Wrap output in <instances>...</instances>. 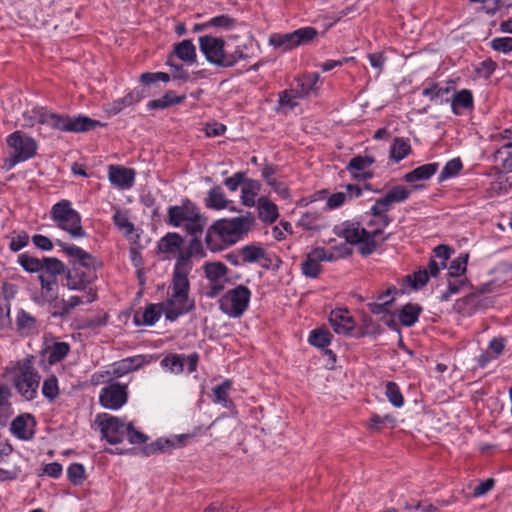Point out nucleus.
<instances>
[{"instance_id": "59", "label": "nucleus", "mask_w": 512, "mask_h": 512, "mask_svg": "<svg viewBox=\"0 0 512 512\" xmlns=\"http://www.w3.org/2000/svg\"><path fill=\"white\" fill-rule=\"evenodd\" d=\"M42 394L50 401H53L59 395L58 380L54 375H51L44 380L42 385Z\"/></svg>"}, {"instance_id": "37", "label": "nucleus", "mask_w": 512, "mask_h": 512, "mask_svg": "<svg viewBox=\"0 0 512 512\" xmlns=\"http://www.w3.org/2000/svg\"><path fill=\"white\" fill-rule=\"evenodd\" d=\"M474 99L470 90L462 89L456 92L451 100V109L455 115H461L466 109L473 107Z\"/></svg>"}, {"instance_id": "51", "label": "nucleus", "mask_w": 512, "mask_h": 512, "mask_svg": "<svg viewBox=\"0 0 512 512\" xmlns=\"http://www.w3.org/2000/svg\"><path fill=\"white\" fill-rule=\"evenodd\" d=\"M469 255L467 253H460L453 259L448 266V277H464L467 269Z\"/></svg>"}, {"instance_id": "61", "label": "nucleus", "mask_w": 512, "mask_h": 512, "mask_svg": "<svg viewBox=\"0 0 512 512\" xmlns=\"http://www.w3.org/2000/svg\"><path fill=\"white\" fill-rule=\"evenodd\" d=\"M433 277L430 273L429 264L425 268H420L418 271L414 272L413 275L409 276V280L413 288L418 289L426 285L429 278Z\"/></svg>"}, {"instance_id": "57", "label": "nucleus", "mask_w": 512, "mask_h": 512, "mask_svg": "<svg viewBox=\"0 0 512 512\" xmlns=\"http://www.w3.org/2000/svg\"><path fill=\"white\" fill-rule=\"evenodd\" d=\"M385 395L394 407L401 408L404 405L403 395L395 382L386 383Z\"/></svg>"}, {"instance_id": "64", "label": "nucleus", "mask_w": 512, "mask_h": 512, "mask_svg": "<svg viewBox=\"0 0 512 512\" xmlns=\"http://www.w3.org/2000/svg\"><path fill=\"white\" fill-rule=\"evenodd\" d=\"M491 47L498 52L507 54L512 51V37H497L492 39Z\"/></svg>"}, {"instance_id": "62", "label": "nucleus", "mask_w": 512, "mask_h": 512, "mask_svg": "<svg viewBox=\"0 0 512 512\" xmlns=\"http://www.w3.org/2000/svg\"><path fill=\"white\" fill-rule=\"evenodd\" d=\"M250 56V48L248 45H238L233 52H227V58H230V61L232 60V62L228 64V67H233L238 62L250 58Z\"/></svg>"}, {"instance_id": "29", "label": "nucleus", "mask_w": 512, "mask_h": 512, "mask_svg": "<svg viewBox=\"0 0 512 512\" xmlns=\"http://www.w3.org/2000/svg\"><path fill=\"white\" fill-rule=\"evenodd\" d=\"M260 190L261 183L258 180L246 179L241 187L240 200L242 205L248 208L256 206Z\"/></svg>"}, {"instance_id": "52", "label": "nucleus", "mask_w": 512, "mask_h": 512, "mask_svg": "<svg viewBox=\"0 0 512 512\" xmlns=\"http://www.w3.org/2000/svg\"><path fill=\"white\" fill-rule=\"evenodd\" d=\"M17 263L28 273H38L43 269L42 259L22 253L17 258Z\"/></svg>"}, {"instance_id": "24", "label": "nucleus", "mask_w": 512, "mask_h": 512, "mask_svg": "<svg viewBox=\"0 0 512 512\" xmlns=\"http://www.w3.org/2000/svg\"><path fill=\"white\" fill-rule=\"evenodd\" d=\"M388 211L375 210V203L370 208L369 220L367 221V231L372 239L376 240L384 229L389 225L391 219L387 214Z\"/></svg>"}, {"instance_id": "40", "label": "nucleus", "mask_w": 512, "mask_h": 512, "mask_svg": "<svg viewBox=\"0 0 512 512\" xmlns=\"http://www.w3.org/2000/svg\"><path fill=\"white\" fill-rule=\"evenodd\" d=\"M506 137L511 140L500 147L495 153V159L506 171H512V129L505 130Z\"/></svg>"}, {"instance_id": "46", "label": "nucleus", "mask_w": 512, "mask_h": 512, "mask_svg": "<svg viewBox=\"0 0 512 512\" xmlns=\"http://www.w3.org/2000/svg\"><path fill=\"white\" fill-rule=\"evenodd\" d=\"M11 391L5 385H0V424L5 425L13 414L10 402Z\"/></svg>"}, {"instance_id": "55", "label": "nucleus", "mask_w": 512, "mask_h": 512, "mask_svg": "<svg viewBox=\"0 0 512 512\" xmlns=\"http://www.w3.org/2000/svg\"><path fill=\"white\" fill-rule=\"evenodd\" d=\"M113 222L115 226L125 235L130 236L134 232V225L129 220L125 211L117 210L113 215Z\"/></svg>"}, {"instance_id": "25", "label": "nucleus", "mask_w": 512, "mask_h": 512, "mask_svg": "<svg viewBox=\"0 0 512 512\" xmlns=\"http://www.w3.org/2000/svg\"><path fill=\"white\" fill-rule=\"evenodd\" d=\"M205 256L206 253L202 242L199 239L194 238L190 241L187 250L183 253H180L176 258L174 267H177L178 265H183V267L187 266V277H189L192 270L191 258L202 259Z\"/></svg>"}, {"instance_id": "7", "label": "nucleus", "mask_w": 512, "mask_h": 512, "mask_svg": "<svg viewBox=\"0 0 512 512\" xmlns=\"http://www.w3.org/2000/svg\"><path fill=\"white\" fill-rule=\"evenodd\" d=\"M50 219L57 228L65 231L73 239L86 236L80 213L73 208L71 201L67 199H62L51 207Z\"/></svg>"}, {"instance_id": "6", "label": "nucleus", "mask_w": 512, "mask_h": 512, "mask_svg": "<svg viewBox=\"0 0 512 512\" xmlns=\"http://www.w3.org/2000/svg\"><path fill=\"white\" fill-rule=\"evenodd\" d=\"M167 217L169 225L183 228L191 236L201 234L206 225V218L199 207L189 199L183 200L180 205L169 207Z\"/></svg>"}, {"instance_id": "19", "label": "nucleus", "mask_w": 512, "mask_h": 512, "mask_svg": "<svg viewBox=\"0 0 512 512\" xmlns=\"http://www.w3.org/2000/svg\"><path fill=\"white\" fill-rule=\"evenodd\" d=\"M135 171L120 165L108 167V179L111 184L121 190L130 189L135 182Z\"/></svg>"}, {"instance_id": "38", "label": "nucleus", "mask_w": 512, "mask_h": 512, "mask_svg": "<svg viewBox=\"0 0 512 512\" xmlns=\"http://www.w3.org/2000/svg\"><path fill=\"white\" fill-rule=\"evenodd\" d=\"M438 168V163H428L421 165L415 168L414 170L406 173L404 175V180L408 183L428 180L437 172Z\"/></svg>"}, {"instance_id": "11", "label": "nucleus", "mask_w": 512, "mask_h": 512, "mask_svg": "<svg viewBox=\"0 0 512 512\" xmlns=\"http://www.w3.org/2000/svg\"><path fill=\"white\" fill-rule=\"evenodd\" d=\"M317 35L313 27H302L290 33H273L269 37V44L283 52L292 50L313 40Z\"/></svg>"}, {"instance_id": "49", "label": "nucleus", "mask_w": 512, "mask_h": 512, "mask_svg": "<svg viewBox=\"0 0 512 512\" xmlns=\"http://www.w3.org/2000/svg\"><path fill=\"white\" fill-rule=\"evenodd\" d=\"M297 224L305 230H319L322 227V215L318 211H307L301 215Z\"/></svg>"}, {"instance_id": "17", "label": "nucleus", "mask_w": 512, "mask_h": 512, "mask_svg": "<svg viewBox=\"0 0 512 512\" xmlns=\"http://www.w3.org/2000/svg\"><path fill=\"white\" fill-rule=\"evenodd\" d=\"M41 288L39 294L34 298L38 304H48L52 311L57 310L59 306V284L56 278L39 275Z\"/></svg>"}, {"instance_id": "50", "label": "nucleus", "mask_w": 512, "mask_h": 512, "mask_svg": "<svg viewBox=\"0 0 512 512\" xmlns=\"http://www.w3.org/2000/svg\"><path fill=\"white\" fill-rule=\"evenodd\" d=\"M42 274L46 277H54L61 275L65 272V265L59 259L54 257H44L42 259Z\"/></svg>"}, {"instance_id": "45", "label": "nucleus", "mask_w": 512, "mask_h": 512, "mask_svg": "<svg viewBox=\"0 0 512 512\" xmlns=\"http://www.w3.org/2000/svg\"><path fill=\"white\" fill-rule=\"evenodd\" d=\"M468 286V280L465 277H448L447 288L439 296L440 301H448L453 295L460 293Z\"/></svg>"}, {"instance_id": "33", "label": "nucleus", "mask_w": 512, "mask_h": 512, "mask_svg": "<svg viewBox=\"0 0 512 512\" xmlns=\"http://www.w3.org/2000/svg\"><path fill=\"white\" fill-rule=\"evenodd\" d=\"M162 314H164V310L160 303L149 304L142 313H137L134 316V322L136 325L153 326Z\"/></svg>"}, {"instance_id": "54", "label": "nucleus", "mask_w": 512, "mask_h": 512, "mask_svg": "<svg viewBox=\"0 0 512 512\" xmlns=\"http://www.w3.org/2000/svg\"><path fill=\"white\" fill-rule=\"evenodd\" d=\"M161 365L173 374H180L184 371V355H167L161 361Z\"/></svg>"}, {"instance_id": "16", "label": "nucleus", "mask_w": 512, "mask_h": 512, "mask_svg": "<svg viewBox=\"0 0 512 512\" xmlns=\"http://www.w3.org/2000/svg\"><path fill=\"white\" fill-rule=\"evenodd\" d=\"M203 269L205 277L209 281L205 295L211 299L215 298L224 289L228 267L222 262H207Z\"/></svg>"}, {"instance_id": "3", "label": "nucleus", "mask_w": 512, "mask_h": 512, "mask_svg": "<svg viewBox=\"0 0 512 512\" xmlns=\"http://www.w3.org/2000/svg\"><path fill=\"white\" fill-rule=\"evenodd\" d=\"M25 125L33 127L36 124H44L51 128L66 132H84L93 129L97 125L85 116L70 118L48 111L44 107H34L23 113Z\"/></svg>"}, {"instance_id": "39", "label": "nucleus", "mask_w": 512, "mask_h": 512, "mask_svg": "<svg viewBox=\"0 0 512 512\" xmlns=\"http://www.w3.org/2000/svg\"><path fill=\"white\" fill-rule=\"evenodd\" d=\"M303 97L298 93L295 88L286 89L279 93L278 111L288 113L295 109L298 105V100Z\"/></svg>"}, {"instance_id": "30", "label": "nucleus", "mask_w": 512, "mask_h": 512, "mask_svg": "<svg viewBox=\"0 0 512 512\" xmlns=\"http://www.w3.org/2000/svg\"><path fill=\"white\" fill-rule=\"evenodd\" d=\"M435 258L430 259L429 267L432 276L437 277L441 270L447 267L452 250L446 245H438L433 250Z\"/></svg>"}, {"instance_id": "21", "label": "nucleus", "mask_w": 512, "mask_h": 512, "mask_svg": "<svg viewBox=\"0 0 512 512\" xmlns=\"http://www.w3.org/2000/svg\"><path fill=\"white\" fill-rule=\"evenodd\" d=\"M411 191L403 185L394 186L383 197L375 201V210L389 211L394 204L406 201Z\"/></svg>"}, {"instance_id": "23", "label": "nucleus", "mask_w": 512, "mask_h": 512, "mask_svg": "<svg viewBox=\"0 0 512 512\" xmlns=\"http://www.w3.org/2000/svg\"><path fill=\"white\" fill-rule=\"evenodd\" d=\"M329 322L337 334H349L355 327V321L345 308H336L331 311Z\"/></svg>"}, {"instance_id": "18", "label": "nucleus", "mask_w": 512, "mask_h": 512, "mask_svg": "<svg viewBox=\"0 0 512 512\" xmlns=\"http://www.w3.org/2000/svg\"><path fill=\"white\" fill-rule=\"evenodd\" d=\"M82 295H73L67 300L61 299L57 310L52 311L53 316H64L76 308L77 306L90 304L97 298L96 291L93 288H89L87 291H82Z\"/></svg>"}, {"instance_id": "31", "label": "nucleus", "mask_w": 512, "mask_h": 512, "mask_svg": "<svg viewBox=\"0 0 512 512\" xmlns=\"http://www.w3.org/2000/svg\"><path fill=\"white\" fill-rule=\"evenodd\" d=\"M452 90L453 86L449 84L441 86L438 83L429 81L423 84L422 95L428 97L432 102L443 103L444 101H448L445 96L450 94Z\"/></svg>"}, {"instance_id": "36", "label": "nucleus", "mask_w": 512, "mask_h": 512, "mask_svg": "<svg viewBox=\"0 0 512 512\" xmlns=\"http://www.w3.org/2000/svg\"><path fill=\"white\" fill-rule=\"evenodd\" d=\"M320 76L318 73H308L296 80V87L298 93L303 97H308L318 91L317 84Z\"/></svg>"}, {"instance_id": "13", "label": "nucleus", "mask_w": 512, "mask_h": 512, "mask_svg": "<svg viewBox=\"0 0 512 512\" xmlns=\"http://www.w3.org/2000/svg\"><path fill=\"white\" fill-rule=\"evenodd\" d=\"M99 404L108 410H119L128 401V387L119 382H112L101 388Z\"/></svg>"}, {"instance_id": "14", "label": "nucleus", "mask_w": 512, "mask_h": 512, "mask_svg": "<svg viewBox=\"0 0 512 512\" xmlns=\"http://www.w3.org/2000/svg\"><path fill=\"white\" fill-rule=\"evenodd\" d=\"M343 253H336L335 251L326 250L321 247L314 248L307 255L301 264L302 273L309 278H316L321 272L322 262H332Z\"/></svg>"}, {"instance_id": "2", "label": "nucleus", "mask_w": 512, "mask_h": 512, "mask_svg": "<svg viewBox=\"0 0 512 512\" xmlns=\"http://www.w3.org/2000/svg\"><path fill=\"white\" fill-rule=\"evenodd\" d=\"M188 268L178 265L173 268L172 280L167 290V297L160 302L164 310L165 319L175 321L189 313L195 306L190 297V281L187 277Z\"/></svg>"}, {"instance_id": "63", "label": "nucleus", "mask_w": 512, "mask_h": 512, "mask_svg": "<svg viewBox=\"0 0 512 512\" xmlns=\"http://www.w3.org/2000/svg\"><path fill=\"white\" fill-rule=\"evenodd\" d=\"M174 446L173 442L166 438H159L155 442L146 446L144 452L146 455H152L158 452H164Z\"/></svg>"}, {"instance_id": "5", "label": "nucleus", "mask_w": 512, "mask_h": 512, "mask_svg": "<svg viewBox=\"0 0 512 512\" xmlns=\"http://www.w3.org/2000/svg\"><path fill=\"white\" fill-rule=\"evenodd\" d=\"M6 375L12 381L16 391L27 401L36 398L40 383V376L35 370L32 359L23 358L11 363L6 368Z\"/></svg>"}, {"instance_id": "58", "label": "nucleus", "mask_w": 512, "mask_h": 512, "mask_svg": "<svg viewBox=\"0 0 512 512\" xmlns=\"http://www.w3.org/2000/svg\"><path fill=\"white\" fill-rule=\"evenodd\" d=\"M70 347L65 342H56L49 349L48 360L51 364L62 361L69 353Z\"/></svg>"}, {"instance_id": "41", "label": "nucleus", "mask_w": 512, "mask_h": 512, "mask_svg": "<svg viewBox=\"0 0 512 512\" xmlns=\"http://www.w3.org/2000/svg\"><path fill=\"white\" fill-rule=\"evenodd\" d=\"M174 54L187 64L196 62V47L190 40H183L174 47Z\"/></svg>"}, {"instance_id": "48", "label": "nucleus", "mask_w": 512, "mask_h": 512, "mask_svg": "<svg viewBox=\"0 0 512 512\" xmlns=\"http://www.w3.org/2000/svg\"><path fill=\"white\" fill-rule=\"evenodd\" d=\"M239 254L244 263H255L265 258V250L256 244L243 246Z\"/></svg>"}, {"instance_id": "20", "label": "nucleus", "mask_w": 512, "mask_h": 512, "mask_svg": "<svg viewBox=\"0 0 512 512\" xmlns=\"http://www.w3.org/2000/svg\"><path fill=\"white\" fill-rule=\"evenodd\" d=\"M35 427V418L30 414H22L12 421L10 431L16 438L28 441L34 437Z\"/></svg>"}, {"instance_id": "15", "label": "nucleus", "mask_w": 512, "mask_h": 512, "mask_svg": "<svg viewBox=\"0 0 512 512\" xmlns=\"http://www.w3.org/2000/svg\"><path fill=\"white\" fill-rule=\"evenodd\" d=\"M56 244L72 259L74 267L84 268L85 272L93 274L101 267V262L81 247L60 240Z\"/></svg>"}, {"instance_id": "28", "label": "nucleus", "mask_w": 512, "mask_h": 512, "mask_svg": "<svg viewBox=\"0 0 512 512\" xmlns=\"http://www.w3.org/2000/svg\"><path fill=\"white\" fill-rule=\"evenodd\" d=\"M145 97L144 91L135 88L129 91L125 96L114 100L110 104L107 105L106 111L109 114L116 115L120 113L127 107H130L138 102H140Z\"/></svg>"}, {"instance_id": "22", "label": "nucleus", "mask_w": 512, "mask_h": 512, "mask_svg": "<svg viewBox=\"0 0 512 512\" xmlns=\"http://www.w3.org/2000/svg\"><path fill=\"white\" fill-rule=\"evenodd\" d=\"M97 278L96 274L87 273L79 267H73L66 275V287L69 290L87 291Z\"/></svg>"}, {"instance_id": "35", "label": "nucleus", "mask_w": 512, "mask_h": 512, "mask_svg": "<svg viewBox=\"0 0 512 512\" xmlns=\"http://www.w3.org/2000/svg\"><path fill=\"white\" fill-rule=\"evenodd\" d=\"M258 217L264 223L272 224L278 217V207L267 197L258 198L257 202Z\"/></svg>"}, {"instance_id": "43", "label": "nucleus", "mask_w": 512, "mask_h": 512, "mask_svg": "<svg viewBox=\"0 0 512 512\" xmlns=\"http://www.w3.org/2000/svg\"><path fill=\"white\" fill-rule=\"evenodd\" d=\"M185 99V96H178L173 91H168L161 98L151 100L147 103L148 110L165 109L172 105L180 104Z\"/></svg>"}, {"instance_id": "34", "label": "nucleus", "mask_w": 512, "mask_h": 512, "mask_svg": "<svg viewBox=\"0 0 512 512\" xmlns=\"http://www.w3.org/2000/svg\"><path fill=\"white\" fill-rule=\"evenodd\" d=\"M16 329L21 336H30L38 331L37 320L30 313L20 309L16 315Z\"/></svg>"}, {"instance_id": "8", "label": "nucleus", "mask_w": 512, "mask_h": 512, "mask_svg": "<svg viewBox=\"0 0 512 512\" xmlns=\"http://www.w3.org/2000/svg\"><path fill=\"white\" fill-rule=\"evenodd\" d=\"M6 145L8 155L4 160V166L7 170L33 158L38 149L35 139L22 131H14L9 134L6 137Z\"/></svg>"}, {"instance_id": "10", "label": "nucleus", "mask_w": 512, "mask_h": 512, "mask_svg": "<svg viewBox=\"0 0 512 512\" xmlns=\"http://www.w3.org/2000/svg\"><path fill=\"white\" fill-rule=\"evenodd\" d=\"M251 291L244 285L227 290L219 299V309L230 318L241 317L249 307Z\"/></svg>"}, {"instance_id": "42", "label": "nucleus", "mask_w": 512, "mask_h": 512, "mask_svg": "<svg viewBox=\"0 0 512 512\" xmlns=\"http://www.w3.org/2000/svg\"><path fill=\"white\" fill-rule=\"evenodd\" d=\"M411 151L412 148L408 139L396 137L390 147V158L397 163L406 158Z\"/></svg>"}, {"instance_id": "53", "label": "nucleus", "mask_w": 512, "mask_h": 512, "mask_svg": "<svg viewBox=\"0 0 512 512\" xmlns=\"http://www.w3.org/2000/svg\"><path fill=\"white\" fill-rule=\"evenodd\" d=\"M332 339L331 333L327 329H314L310 332L308 341L311 345L318 348H325L330 345Z\"/></svg>"}, {"instance_id": "47", "label": "nucleus", "mask_w": 512, "mask_h": 512, "mask_svg": "<svg viewBox=\"0 0 512 512\" xmlns=\"http://www.w3.org/2000/svg\"><path fill=\"white\" fill-rule=\"evenodd\" d=\"M422 308L417 304H406L399 311L398 317L404 326H413L419 318Z\"/></svg>"}, {"instance_id": "60", "label": "nucleus", "mask_w": 512, "mask_h": 512, "mask_svg": "<svg viewBox=\"0 0 512 512\" xmlns=\"http://www.w3.org/2000/svg\"><path fill=\"white\" fill-rule=\"evenodd\" d=\"M67 477L74 485H81L85 480V468L80 463H72L67 468Z\"/></svg>"}, {"instance_id": "12", "label": "nucleus", "mask_w": 512, "mask_h": 512, "mask_svg": "<svg viewBox=\"0 0 512 512\" xmlns=\"http://www.w3.org/2000/svg\"><path fill=\"white\" fill-rule=\"evenodd\" d=\"M200 51L206 60L216 66L228 68V64L232 62L227 58L228 50L225 48V41L222 38L205 35L199 38Z\"/></svg>"}, {"instance_id": "44", "label": "nucleus", "mask_w": 512, "mask_h": 512, "mask_svg": "<svg viewBox=\"0 0 512 512\" xmlns=\"http://www.w3.org/2000/svg\"><path fill=\"white\" fill-rule=\"evenodd\" d=\"M232 387V381L229 379L224 380L220 385L213 388V401L222 405L224 408H231L232 401L229 398V391Z\"/></svg>"}, {"instance_id": "56", "label": "nucleus", "mask_w": 512, "mask_h": 512, "mask_svg": "<svg viewBox=\"0 0 512 512\" xmlns=\"http://www.w3.org/2000/svg\"><path fill=\"white\" fill-rule=\"evenodd\" d=\"M463 164L460 158H453L449 160L438 176V181L443 182L450 178L455 177L462 170Z\"/></svg>"}, {"instance_id": "26", "label": "nucleus", "mask_w": 512, "mask_h": 512, "mask_svg": "<svg viewBox=\"0 0 512 512\" xmlns=\"http://www.w3.org/2000/svg\"><path fill=\"white\" fill-rule=\"evenodd\" d=\"M205 206L213 210L228 209L231 212L239 210L233 205V201L226 198L223 190L219 186L212 187L205 199Z\"/></svg>"}, {"instance_id": "9", "label": "nucleus", "mask_w": 512, "mask_h": 512, "mask_svg": "<svg viewBox=\"0 0 512 512\" xmlns=\"http://www.w3.org/2000/svg\"><path fill=\"white\" fill-rule=\"evenodd\" d=\"M334 231L348 243L358 245L363 255H369L376 249L377 241L372 239L367 229L358 222L345 221L336 226Z\"/></svg>"}, {"instance_id": "1", "label": "nucleus", "mask_w": 512, "mask_h": 512, "mask_svg": "<svg viewBox=\"0 0 512 512\" xmlns=\"http://www.w3.org/2000/svg\"><path fill=\"white\" fill-rule=\"evenodd\" d=\"M254 222V216L250 212L238 217L219 219L208 227L205 244L212 252L223 251L243 240Z\"/></svg>"}, {"instance_id": "4", "label": "nucleus", "mask_w": 512, "mask_h": 512, "mask_svg": "<svg viewBox=\"0 0 512 512\" xmlns=\"http://www.w3.org/2000/svg\"><path fill=\"white\" fill-rule=\"evenodd\" d=\"M95 422L99 426L103 437L110 444L121 443L125 438L131 444H142L148 440V437L136 430L131 423H126L121 418L111 414H98Z\"/></svg>"}, {"instance_id": "32", "label": "nucleus", "mask_w": 512, "mask_h": 512, "mask_svg": "<svg viewBox=\"0 0 512 512\" xmlns=\"http://www.w3.org/2000/svg\"><path fill=\"white\" fill-rule=\"evenodd\" d=\"M183 245V238L177 233H168L161 238L159 242V250L161 253L166 254L167 257H178Z\"/></svg>"}, {"instance_id": "27", "label": "nucleus", "mask_w": 512, "mask_h": 512, "mask_svg": "<svg viewBox=\"0 0 512 512\" xmlns=\"http://www.w3.org/2000/svg\"><path fill=\"white\" fill-rule=\"evenodd\" d=\"M373 163L374 159L371 156H356L350 160L346 169L353 178L358 180H367L372 177V174L368 169Z\"/></svg>"}]
</instances>
